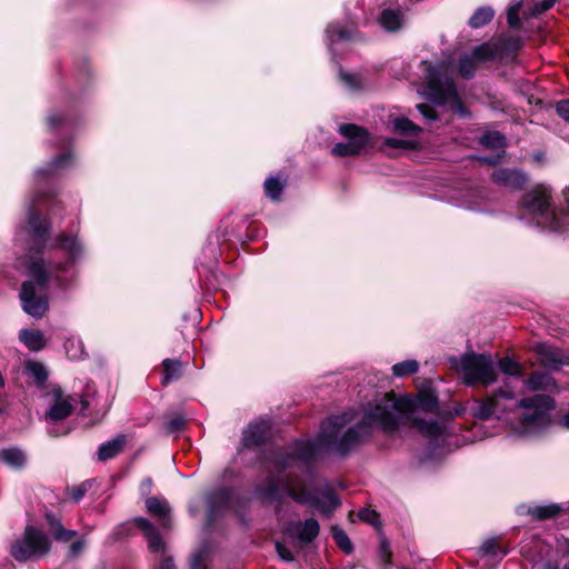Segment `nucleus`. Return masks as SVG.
<instances>
[{
	"mask_svg": "<svg viewBox=\"0 0 569 569\" xmlns=\"http://www.w3.org/2000/svg\"><path fill=\"white\" fill-rule=\"evenodd\" d=\"M352 420L349 413L331 416L321 422L320 432L315 440L319 447L335 446V449L341 455L347 456L355 449L363 439L372 433V429H379L387 435H391L392 423L391 419L385 418L380 406L375 398L370 401L365 409L362 419L355 426L350 427L340 438L339 435L342 429Z\"/></svg>",
	"mask_w": 569,
	"mask_h": 569,
	"instance_id": "1",
	"label": "nucleus"
},
{
	"mask_svg": "<svg viewBox=\"0 0 569 569\" xmlns=\"http://www.w3.org/2000/svg\"><path fill=\"white\" fill-rule=\"evenodd\" d=\"M28 276L19 292L22 310L36 318H42L49 310L48 287L51 279L60 281L58 272L68 270V262L46 261L43 258L30 256L23 261Z\"/></svg>",
	"mask_w": 569,
	"mask_h": 569,
	"instance_id": "2",
	"label": "nucleus"
},
{
	"mask_svg": "<svg viewBox=\"0 0 569 569\" xmlns=\"http://www.w3.org/2000/svg\"><path fill=\"white\" fill-rule=\"evenodd\" d=\"M380 409L387 419L395 425L391 427L396 432L401 422L411 419L417 410L435 413L438 410V397L430 391H421L416 398L409 396L398 397L395 392H388L376 397Z\"/></svg>",
	"mask_w": 569,
	"mask_h": 569,
	"instance_id": "3",
	"label": "nucleus"
},
{
	"mask_svg": "<svg viewBox=\"0 0 569 569\" xmlns=\"http://www.w3.org/2000/svg\"><path fill=\"white\" fill-rule=\"evenodd\" d=\"M455 362V368L461 371L462 381L467 387H488L497 381L495 363L488 353L466 352Z\"/></svg>",
	"mask_w": 569,
	"mask_h": 569,
	"instance_id": "4",
	"label": "nucleus"
},
{
	"mask_svg": "<svg viewBox=\"0 0 569 569\" xmlns=\"http://www.w3.org/2000/svg\"><path fill=\"white\" fill-rule=\"evenodd\" d=\"M515 399L513 388L505 383L485 398L473 399L469 405V413L475 420H500L508 411L512 410L508 402H512Z\"/></svg>",
	"mask_w": 569,
	"mask_h": 569,
	"instance_id": "5",
	"label": "nucleus"
},
{
	"mask_svg": "<svg viewBox=\"0 0 569 569\" xmlns=\"http://www.w3.org/2000/svg\"><path fill=\"white\" fill-rule=\"evenodd\" d=\"M520 207L551 231L561 230L562 222L553 209L551 190L548 187L537 184L526 192L520 200Z\"/></svg>",
	"mask_w": 569,
	"mask_h": 569,
	"instance_id": "6",
	"label": "nucleus"
},
{
	"mask_svg": "<svg viewBox=\"0 0 569 569\" xmlns=\"http://www.w3.org/2000/svg\"><path fill=\"white\" fill-rule=\"evenodd\" d=\"M515 408L525 410L519 419L523 432H536L549 425L553 399L547 395H535L515 401Z\"/></svg>",
	"mask_w": 569,
	"mask_h": 569,
	"instance_id": "7",
	"label": "nucleus"
},
{
	"mask_svg": "<svg viewBox=\"0 0 569 569\" xmlns=\"http://www.w3.org/2000/svg\"><path fill=\"white\" fill-rule=\"evenodd\" d=\"M50 550L49 536L32 525L26 526L22 536L10 546V555L18 562L41 559Z\"/></svg>",
	"mask_w": 569,
	"mask_h": 569,
	"instance_id": "8",
	"label": "nucleus"
},
{
	"mask_svg": "<svg viewBox=\"0 0 569 569\" xmlns=\"http://www.w3.org/2000/svg\"><path fill=\"white\" fill-rule=\"evenodd\" d=\"M284 492L297 503L315 507L327 517H330L341 506L338 495L330 486H326L319 492L312 493L306 487L297 490L287 481Z\"/></svg>",
	"mask_w": 569,
	"mask_h": 569,
	"instance_id": "9",
	"label": "nucleus"
},
{
	"mask_svg": "<svg viewBox=\"0 0 569 569\" xmlns=\"http://www.w3.org/2000/svg\"><path fill=\"white\" fill-rule=\"evenodd\" d=\"M319 452V447L315 440H295L290 446V451L276 452L270 461L278 472H284L295 466L296 461L306 465L311 463Z\"/></svg>",
	"mask_w": 569,
	"mask_h": 569,
	"instance_id": "10",
	"label": "nucleus"
},
{
	"mask_svg": "<svg viewBox=\"0 0 569 569\" xmlns=\"http://www.w3.org/2000/svg\"><path fill=\"white\" fill-rule=\"evenodd\" d=\"M28 222L33 240L28 253L24 256L23 261H27L30 256L33 258H43L42 254L47 246L49 232L51 230L50 220L46 217H42L41 213H39L33 208L29 210Z\"/></svg>",
	"mask_w": 569,
	"mask_h": 569,
	"instance_id": "11",
	"label": "nucleus"
},
{
	"mask_svg": "<svg viewBox=\"0 0 569 569\" xmlns=\"http://www.w3.org/2000/svg\"><path fill=\"white\" fill-rule=\"evenodd\" d=\"M490 180L501 189L517 192L527 186L529 176L519 168L496 167L490 174Z\"/></svg>",
	"mask_w": 569,
	"mask_h": 569,
	"instance_id": "12",
	"label": "nucleus"
},
{
	"mask_svg": "<svg viewBox=\"0 0 569 569\" xmlns=\"http://www.w3.org/2000/svg\"><path fill=\"white\" fill-rule=\"evenodd\" d=\"M427 89L431 100L438 104H446L457 92L455 81L436 69L429 70Z\"/></svg>",
	"mask_w": 569,
	"mask_h": 569,
	"instance_id": "13",
	"label": "nucleus"
},
{
	"mask_svg": "<svg viewBox=\"0 0 569 569\" xmlns=\"http://www.w3.org/2000/svg\"><path fill=\"white\" fill-rule=\"evenodd\" d=\"M236 490L232 487H220L206 496L208 519L213 522L224 510H227L234 497Z\"/></svg>",
	"mask_w": 569,
	"mask_h": 569,
	"instance_id": "14",
	"label": "nucleus"
},
{
	"mask_svg": "<svg viewBox=\"0 0 569 569\" xmlns=\"http://www.w3.org/2000/svg\"><path fill=\"white\" fill-rule=\"evenodd\" d=\"M283 532L293 539H297L301 545L306 546L312 542L320 532V525L315 518H308L305 521H289Z\"/></svg>",
	"mask_w": 569,
	"mask_h": 569,
	"instance_id": "15",
	"label": "nucleus"
},
{
	"mask_svg": "<svg viewBox=\"0 0 569 569\" xmlns=\"http://www.w3.org/2000/svg\"><path fill=\"white\" fill-rule=\"evenodd\" d=\"M270 439V425L267 421H257L249 423L241 439V447L238 452L243 449H253L266 445Z\"/></svg>",
	"mask_w": 569,
	"mask_h": 569,
	"instance_id": "16",
	"label": "nucleus"
},
{
	"mask_svg": "<svg viewBox=\"0 0 569 569\" xmlns=\"http://www.w3.org/2000/svg\"><path fill=\"white\" fill-rule=\"evenodd\" d=\"M540 365L551 371H559L567 363L560 349L539 345L536 348Z\"/></svg>",
	"mask_w": 569,
	"mask_h": 569,
	"instance_id": "17",
	"label": "nucleus"
},
{
	"mask_svg": "<svg viewBox=\"0 0 569 569\" xmlns=\"http://www.w3.org/2000/svg\"><path fill=\"white\" fill-rule=\"evenodd\" d=\"M51 248L64 250L68 253V266L78 260L82 254V246L79 242L78 237L66 232H60L56 236L51 243Z\"/></svg>",
	"mask_w": 569,
	"mask_h": 569,
	"instance_id": "18",
	"label": "nucleus"
},
{
	"mask_svg": "<svg viewBox=\"0 0 569 569\" xmlns=\"http://www.w3.org/2000/svg\"><path fill=\"white\" fill-rule=\"evenodd\" d=\"M339 132L342 134L348 141L356 146L355 148L361 153L370 141L369 131L360 126L353 123H345L339 127Z\"/></svg>",
	"mask_w": 569,
	"mask_h": 569,
	"instance_id": "19",
	"label": "nucleus"
},
{
	"mask_svg": "<svg viewBox=\"0 0 569 569\" xmlns=\"http://www.w3.org/2000/svg\"><path fill=\"white\" fill-rule=\"evenodd\" d=\"M326 36L330 47L343 41L362 39V34L357 30L356 27L346 28L339 22H332L328 24L326 29Z\"/></svg>",
	"mask_w": 569,
	"mask_h": 569,
	"instance_id": "20",
	"label": "nucleus"
},
{
	"mask_svg": "<svg viewBox=\"0 0 569 569\" xmlns=\"http://www.w3.org/2000/svg\"><path fill=\"white\" fill-rule=\"evenodd\" d=\"M43 517L56 541L69 542L78 535L76 530L66 529L61 522V518L51 510H46Z\"/></svg>",
	"mask_w": 569,
	"mask_h": 569,
	"instance_id": "21",
	"label": "nucleus"
},
{
	"mask_svg": "<svg viewBox=\"0 0 569 569\" xmlns=\"http://www.w3.org/2000/svg\"><path fill=\"white\" fill-rule=\"evenodd\" d=\"M288 184V176L281 172L269 176L263 182L264 196L273 202L281 200Z\"/></svg>",
	"mask_w": 569,
	"mask_h": 569,
	"instance_id": "22",
	"label": "nucleus"
},
{
	"mask_svg": "<svg viewBox=\"0 0 569 569\" xmlns=\"http://www.w3.org/2000/svg\"><path fill=\"white\" fill-rule=\"evenodd\" d=\"M405 9L400 6L398 9L385 8L382 9L378 21L382 29L388 32L399 31L405 22Z\"/></svg>",
	"mask_w": 569,
	"mask_h": 569,
	"instance_id": "23",
	"label": "nucleus"
},
{
	"mask_svg": "<svg viewBox=\"0 0 569 569\" xmlns=\"http://www.w3.org/2000/svg\"><path fill=\"white\" fill-rule=\"evenodd\" d=\"M126 443H127L126 435H119L114 439L101 443L97 451L98 460L107 461V460L116 458L118 455H120L123 451Z\"/></svg>",
	"mask_w": 569,
	"mask_h": 569,
	"instance_id": "24",
	"label": "nucleus"
},
{
	"mask_svg": "<svg viewBox=\"0 0 569 569\" xmlns=\"http://www.w3.org/2000/svg\"><path fill=\"white\" fill-rule=\"evenodd\" d=\"M147 511L161 519L162 527L169 528L171 526L170 506L164 499L157 497H148L146 499Z\"/></svg>",
	"mask_w": 569,
	"mask_h": 569,
	"instance_id": "25",
	"label": "nucleus"
},
{
	"mask_svg": "<svg viewBox=\"0 0 569 569\" xmlns=\"http://www.w3.org/2000/svg\"><path fill=\"white\" fill-rule=\"evenodd\" d=\"M19 339L30 351H40L47 345L44 335L40 330L22 329L19 332Z\"/></svg>",
	"mask_w": 569,
	"mask_h": 569,
	"instance_id": "26",
	"label": "nucleus"
},
{
	"mask_svg": "<svg viewBox=\"0 0 569 569\" xmlns=\"http://www.w3.org/2000/svg\"><path fill=\"white\" fill-rule=\"evenodd\" d=\"M73 411L72 399H62L58 397L47 412V418L51 421H60L68 418Z\"/></svg>",
	"mask_w": 569,
	"mask_h": 569,
	"instance_id": "27",
	"label": "nucleus"
},
{
	"mask_svg": "<svg viewBox=\"0 0 569 569\" xmlns=\"http://www.w3.org/2000/svg\"><path fill=\"white\" fill-rule=\"evenodd\" d=\"M0 462L13 469H22L27 463V457L19 448H4L0 450Z\"/></svg>",
	"mask_w": 569,
	"mask_h": 569,
	"instance_id": "28",
	"label": "nucleus"
},
{
	"mask_svg": "<svg viewBox=\"0 0 569 569\" xmlns=\"http://www.w3.org/2000/svg\"><path fill=\"white\" fill-rule=\"evenodd\" d=\"M526 387L532 391H545L556 386V380L547 372L533 371L525 381Z\"/></svg>",
	"mask_w": 569,
	"mask_h": 569,
	"instance_id": "29",
	"label": "nucleus"
},
{
	"mask_svg": "<svg viewBox=\"0 0 569 569\" xmlns=\"http://www.w3.org/2000/svg\"><path fill=\"white\" fill-rule=\"evenodd\" d=\"M409 420L411 421V426L417 428L425 437L438 439L443 432V427L435 420L421 418H411Z\"/></svg>",
	"mask_w": 569,
	"mask_h": 569,
	"instance_id": "30",
	"label": "nucleus"
},
{
	"mask_svg": "<svg viewBox=\"0 0 569 569\" xmlns=\"http://www.w3.org/2000/svg\"><path fill=\"white\" fill-rule=\"evenodd\" d=\"M563 511V508L559 503H549L542 506L530 507L527 513L537 521H543L548 519H552L560 515Z\"/></svg>",
	"mask_w": 569,
	"mask_h": 569,
	"instance_id": "31",
	"label": "nucleus"
},
{
	"mask_svg": "<svg viewBox=\"0 0 569 569\" xmlns=\"http://www.w3.org/2000/svg\"><path fill=\"white\" fill-rule=\"evenodd\" d=\"M182 375V362L178 359H164L162 361L161 385L168 386L178 380Z\"/></svg>",
	"mask_w": 569,
	"mask_h": 569,
	"instance_id": "32",
	"label": "nucleus"
},
{
	"mask_svg": "<svg viewBox=\"0 0 569 569\" xmlns=\"http://www.w3.org/2000/svg\"><path fill=\"white\" fill-rule=\"evenodd\" d=\"M390 124L393 132L402 136H417L421 131L419 126L415 124L410 119L403 116L396 117L390 121Z\"/></svg>",
	"mask_w": 569,
	"mask_h": 569,
	"instance_id": "33",
	"label": "nucleus"
},
{
	"mask_svg": "<svg viewBox=\"0 0 569 569\" xmlns=\"http://www.w3.org/2000/svg\"><path fill=\"white\" fill-rule=\"evenodd\" d=\"M254 493L261 500H277L280 502V487L274 478H268L264 486L256 488Z\"/></svg>",
	"mask_w": 569,
	"mask_h": 569,
	"instance_id": "34",
	"label": "nucleus"
},
{
	"mask_svg": "<svg viewBox=\"0 0 569 569\" xmlns=\"http://www.w3.org/2000/svg\"><path fill=\"white\" fill-rule=\"evenodd\" d=\"M495 11L491 7H479L469 19V26L479 29L491 22Z\"/></svg>",
	"mask_w": 569,
	"mask_h": 569,
	"instance_id": "35",
	"label": "nucleus"
},
{
	"mask_svg": "<svg viewBox=\"0 0 569 569\" xmlns=\"http://www.w3.org/2000/svg\"><path fill=\"white\" fill-rule=\"evenodd\" d=\"M478 68V63L476 59L468 53H465L460 57L458 61V72L461 78L469 80L475 77Z\"/></svg>",
	"mask_w": 569,
	"mask_h": 569,
	"instance_id": "36",
	"label": "nucleus"
},
{
	"mask_svg": "<svg viewBox=\"0 0 569 569\" xmlns=\"http://www.w3.org/2000/svg\"><path fill=\"white\" fill-rule=\"evenodd\" d=\"M478 555L501 560L507 555V551L501 550L496 538H489L479 547Z\"/></svg>",
	"mask_w": 569,
	"mask_h": 569,
	"instance_id": "37",
	"label": "nucleus"
},
{
	"mask_svg": "<svg viewBox=\"0 0 569 569\" xmlns=\"http://www.w3.org/2000/svg\"><path fill=\"white\" fill-rule=\"evenodd\" d=\"M26 370L33 379L37 386H43V383L48 379V370L46 366L38 361H28L26 365Z\"/></svg>",
	"mask_w": 569,
	"mask_h": 569,
	"instance_id": "38",
	"label": "nucleus"
},
{
	"mask_svg": "<svg viewBox=\"0 0 569 569\" xmlns=\"http://www.w3.org/2000/svg\"><path fill=\"white\" fill-rule=\"evenodd\" d=\"M66 355L70 360H81L84 356V345L79 338H68L64 341Z\"/></svg>",
	"mask_w": 569,
	"mask_h": 569,
	"instance_id": "39",
	"label": "nucleus"
},
{
	"mask_svg": "<svg viewBox=\"0 0 569 569\" xmlns=\"http://www.w3.org/2000/svg\"><path fill=\"white\" fill-rule=\"evenodd\" d=\"M72 161V154L70 151L63 152L61 154L56 156L47 168L40 169L38 172L40 174H52L57 169L66 168L70 166Z\"/></svg>",
	"mask_w": 569,
	"mask_h": 569,
	"instance_id": "40",
	"label": "nucleus"
},
{
	"mask_svg": "<svg viewBox=\"0 0 569 569\" xmlns=\"http://www.w3.org/2000/svg\"><path fill=\"white\" fill-rule=\"evenodd\" d=\"M187 426L186 417L182 413H173L167 417L163 430L168 435L178 433Z\"/></svg>",
	"mask_w": 569,
	"mask_h": 569,
	"instance_id": "41",
	"label": "nucleus"
},
{
	"mask_svg": "<svg viewBox=\"0 0 569 569\" xmlns=\"http://www.w3.org/2000/svg\"><path fill=\"white\" fill-rule=\"evenodd\" d=\"M419 362L416 360H405L392 366V373L396 377L403 378L418 372Z\"/></svg>",
	"mask_w": 569,
	"mask_h": 569,
	"instance_id": "42",
	"label": "nucleus"
},
{
	"mask_svg": "<svg viewBox=\"0 0 569 569\" xmlns=\"http://www.w3.org/2000/svg\"><path fill=\"white\" fill-rule=\"evenodd\" d=\"M332 538L337 546L347 555L351 553L353 551V546L347 535V532L339 528V527H332Z\"/></svg>",
	"mask_w": 569,
	"mask_h": 569,
	"instance_id": "43",
	"label": "nucleus"
},
{
	"mask_svg": "<svg viewBox=\"0 0 569 569\" xmlns=\"http://www.w3.org/2000/svg\"><path fill=\"white\" fill-rule=\"evenodd\" d=\"M478 62H485L493 60L497 56L496 50L488 43H482L472 49L470 53Z\"/></svg>",
	"mask_w": 569,
	"mask_h": 569,
	"instance_id": "44",
	"label": "nucleus"
},
{
	"mask_svg": "<svg viewBox=\"0 0 569 569\" xmlns=\"http://www.w3.org/2000/svg\"><path fill=\"white\" fill-rule=\"evenodd\" d=\"M480 143L486 148H502L505 137L499 131H487L481 136Z\"/></svg>",
	"mask_w": 569,
	"mask_h": 569,
	"instance_id": "45",
	"label": "nucleus"
},
{
	"mask_svg": "<svg viewBox=\"0 0 569 569\" xmlns=\"http://www.w3.org/2000/svg\"><path fill=\"white\" fill-rule=\"evenodd\" d=\"M498 367L505 375L510 377L520 378L522 376L519 363L509 357L501 358Z\"/></svg>",
	"mask_w": 569,
	"mask_h": 569,
	"instance_id": "46",
	"label": "nucleus"
},
{
	"mask_svg": "<svg viewBox=\"0 0 569 569\" xmlns=\"http://www.w3.org/2000/svg\"><path fill=\"white\" fill-rule=\"evenodd\" d=\"M355 147L356 146H353V143H351L350 141L338 142L333 146V148L331 149V152L333 156L341 157V158L355 157V156L360 154V152Z\"/></svg>",
	"mask_w": 569,
	"mask_h": 569,
	"instance_id": "47",
	"label": "nucleus"
},
{
	"mask_svg": "<svg viewBox=\"0 0 569 569\" xmlns=\"http://www.w3.org/2000/svg\"><path fill=\"white\" fill-rule=\"evenodd\" d=\"M48 123L51 131L56 132L60 128L66 126H70L72 123L71 119L64 113H52L48 118Z\"/></svg>",
	"mask_w": 569,
	"mask_h": 569,
	"instance_id": "48",
	"label": "nucleus"
},
{
	"mask_svg": "<svg viewBox=\"0 0 569 569\" xmlns=\"http://www.w3.org/2000/svg\"><path fill=\"white\" fill-rule=\"evenodd\" d=\"M144 537L148 541V548L152 552H159L163 549V541L157 528L152 530V532L147 533Z\"/></svg>",
	"mask_w": 569,
	"mask_h": 569,
	"instance_id": "49",
	"label": "nucleus"
},
{
	"mask_svg": "<svg viewBox=\"0 0 569 569\" xmlns=\"http://www.w3.org/2000/svg\"><path fill=\"white\" fill-rule=\"evenodd\" d=\"M446 104L450 106V109L458 113L461 117H468L470 114V111L465 106L463 101L461 100L458 91L456 92V97L450 98V101Z\"/></svg>",
	"mask_w": 569,
	"mask_h": 569,
	"instance_id": "50",
	"label": "nucleus"
},
{
	"mask_svg": "<svg viewBox=\"0 0 569 569\" xmlns=\"http://www.w3.org/2000/svg\"><path fill=\"white\" fill-rule=\"evenodd\" d=\"M521 2L511 6L507 11V21L510 28L518 29L520 27L519 10Z\"/></svg>",
	"mask_w": 569,
	"mask_h": 569,
	"instance_id": "51",
	"label": "nucleus"
},
{
	"mask_svg": "<svg viewBox=\"0 0 569 569\" xmlns=\"http://www.w3.org/2000/svg\"><path fill=\"white\" fill-rule=\"evenodd\" d=\"M379 557H380L381 563L383 566H390L391 565V562H392V552L390 550L389 541L386 538H383L380 541Z\"/></svg>",
	"mask_w": 569,
	"mask_h": 569,
	"instance_id": "52",
	"label": "nucleus"
},
{
	"mask_svg": "<svg viewBox=\"0 0 569 569\" xmlns=\"http://www.w3.org/2000/svg\"><path fill=\"white\" fill-rule=\"evenodd\" d=\"M358 517L361 521L372 525V526L378 525L379 518H380L378 512H376L375 510L368 509V508H363V509L359 510Z\"/></svg>",
	"mask_w": 569,
	"mask_h": 569,
	"instance_id": "53",
	"label": "nucleus"
},
{
	"mask_svg": "<svg viewBox=\"0 0 569 569\" xmlns=\"http://www.w3.org/2000/svg\"><path fill=\"white\" fill-rule=\"evenodd\" d=\"M383 147L392 149H411L413 147V143L405 139L386 138L383 140Z\"/></svg>",
	"mask_w": 569,
	"mask_h": 569,
	"instance_id": "54",
	"label": "nucleus"
},
{
	"mask_svg": "<svg viewBox=\"0 0 569 569\" xmlns=\"http://www.w3.org/2000/svg\"><path fill=\"white\" fill-rule=\"evenodd\" d=\"M274 547H276L277 555L279 556L280 559H282L283 561H287V562L293 561L295 557H293L292 551L288 547H286L282 542L276 541Z\"/></svg>",
	"mask_w": 569,
	"mask_h": 569,
	"instance_id": "55",
	"label": "nucleus"
},
{
	"mask_svg": "<svg viewBox=\"0 0 569 569\" xmlns=\"http://www.w3.org/2000/svg\"><path fill=\"white\" fill-rule=\"evenodd\" d=\"M89 487L90 486H89L88 481H84V482L80 483L79 486L72 488L70 498L74 502H79L86 496Z\"/></svg>",
	"mask_w": 569,
	"mask_h": 569,
	"instance_id": "56",
	"label": "nucleus"
},
{
	"mask_svg": "<svg viewBox=\"0 0 569 569\" xmlns=\"http://www.w3.org/2000/svg\"><path fill=\"white\" fill-rule=\"evenodd\" d=\"M557 114L569 123V99H563L556 104Z\"/></svg>",
	"mask_w": 569,
	"mask_h": 569,
	"instance_id": "57",
	"label": "nucleus"
},
{
	"mask_svg": "<svg viewBox=\"0 0 569 569\" xmlns=\"http://www.w3.org/2000/svg\"><path fill=\"white\" fill-rule=\"evenodd\" d=\"M134 523H136L137 528L143 532L144 536L149 532H152V530L156 529V527L148 519H146L143 517L136 518Z\"/></svg>",
	"mask_w": 569,
	"mask_h": 569,
	"instance_id": "58",
	"label": "nucleus"
},
{
	"mask_svg": "<svg viewBox=\"0 0 569 569\" xmlns=\"http://www.w3.org/2000/svg\"><path fill=\"white\" fill-rule=\"evenodd\" d=\"M152 487H153L152 478L151 477H146L140 482V486H139V491H140L141 496L148 498L149 495L152 491Z\"/></svg>",
	"mask_w": 569,
	"mask_h": 569,
	"instance_id": "59",
	"label": "nucleus"
},
{
	"mask_svg": "<svg viewBox=\"0 0 569 569\" xmlns=\"http://www.w3.org/2000/svg\"><path fill=\"white\" fill-rule=\"evenodd\" d=\"M555 2L556 0H541L540 2H537L533 8V13L540 14L550 10L555 6Z\"/></svg>",
	"mask_w": 569,
	"mask_h": 569,
	"instance_id": "60",
	"label": "nucleus"
},
{
	"mask_svg": "<svg viewBox=\"0 0 569 569\" xmlns=\"http://www.w3.org/2000/svg\"><path fill=\"white\" fill-rule=\"evenodd\" d=\"M475 159L480 164H488V166L496 167L501 161L502 156L501 154H497V156H493V157L478 156V157H475Z\"/></svg>",
	"mask_w": 569,
	"mask_h": 569,
	"instance_id": "61",
	"label": "nucleus"
},
{
	"mask_svg": "<svg viewBox=\"0 0 569 569\" xmlns=\"http://www.w3.org/2000/svg\"><path fill=\"white\" fill-rule=\"evenodd\" d=\"M84 548V543L81 540H77L71 543L68 550V557L69 558H76L78 557Z\"/></svg>",
	"mask_w": 569,
	"mask_h": 569,
	"instance_id": "62",
	"label": "nucleus"
},
{
	"mask_svg": "<svg viewBox=\"0 0 569 569\" xmlns=\"http://www.w3.org/2000/svg\"><path fill=\"white\" fill-rule=\"evenodd\" d=\"M420 113H422L427 119L429 120H436L437 119V112L427 104H418L417 106Z\"/></svg>",
	"mask_w": 569,
	"mask_h": 569,
	"instance_id": "63",
	"label": "nucleus"
},
{
	"mask_svg": "<svg viewBox=\"0 0 569 569\" xmlns=\"http://www.w3.org/2000/svg\"><path fill=\"white\" fill-rule=\"evenodd\" d=\"M159 569H176L173 559L170 557H164L161 559Z\"/></svg>",
	"mask_w": 569,
	"mask_h": 569,
	"instance_id": "64",
	"label": "nucleus"
}]
</instances>
